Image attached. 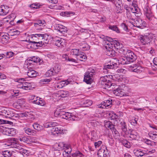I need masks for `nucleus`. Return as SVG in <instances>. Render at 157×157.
Listing matches in <instances>:
<instances>
[{
  "mask_svg": "<svg viewBox=\"0 0 157 157\" xmlns=\"http://www.w3.org/2000/svg\"><path fill=\"white\" fill-rule=\"evenodd\" d=\"M8 146H10L11 147L16 148L20 150L19 152L24 156L28 154V150L23 148L18 143L16 139L12 138L9 140Z\"/></svg>",
  "mask_w": 157,
  "mask_h": 157,
  "instance_id": "nucleus-1",
  "label": "nucleus"
},
{
  "mask_svg": "<svg viewBox=\"0 0 157 157\" xmlns=\"http://www.w3.org/2000/svg\"><path fill=\"white\" fill-rule=\"evenodd\" d=\"M124 55L126 56L128 60L130 63L133 62L136 59L137 56L130 50H121Z\"/></svg>",
  "mask_w": 157,
  "mask_h": 157,
  "instance_id": "nucleus-2",
  "label": "nucleus"
},
{
  "mask_svg": "<svg viewBox=\"0 0 157 157\" xmlns=\"http://www.w3.org/2000/svg\"><path fill=\"white\" fill-rule=\"evenodd\" d=\"M54 115L56 117H59L66 120L69 119L71 117L70 113L66 112L62 110L59 111L57 110L54 113Z\"/></svg>",
  "mask_w": 157,
  "mask_h": 157,
  "instance_id": "nucleus-3",
  "label": "nucleus"
},
{
  "mask_svg": "<svg viewBox=\"0 0 157 157\" xmlns=\"http://www.w3.org/2000/svg\"><path fill=\"white\" fill-rule=\"evenodd\" d=\"M133 20L134 21L131 22V23L134 26L141 28L145 26V23L141 19L137 17Z\"/></svg>",
  "mask_w": 157,
  "mask_h": 157,
  "instance_id": "nucleus-4",
  "label": "nucleus"
},
{
  "mask_svg": "<svg viewBox=\"0 0 157 157\" xmlns=\"http://www.w3.org/2000/svg\"><path fill=\"white\" fill-rule=\"evenodd\" d=\"M139 39L143 45H149L151 41L150 37L149 36H141L139 37Z\"/></svg>",
  "mask_w": 157,
  "mask_h": 157,
  "instance_id": "nucleus-5",
  "label": "nucleus"
},
{
  "mask_svg": "<svg viewBox=\"0 0 157 157\" xmlns=\"http://www.w3.org/2000/svg\"><path fill=\"white\" fill-rule=\"evenodd\" d=\"M104 68L106 69H112L117 68L118 66L116 63L113 61V60H110L105 64L104 66Z\"/></svg>",
  "mask_w": 157,
  "mask_h": 157,
  "instance_id": "nucleus-6",
  "label": "nucleus"
},
{
  "mask_svg": "<svg viewBox=\"0 0 157 157\" xmlns=\"http://www.w3.org/2000/svg\"><path fill=\"white\" fill-rule=\"evenodd\" d=\"M93 77L86 72L84 75L83 81L87 84H90L92 82Z\"/></svg>",
  "mask_w": 157,
  "mask_h": 157,
  "instance_id": "nucleus-7",
  "label": "nucleus"
},
{
  "mask_svg": "<svg viewBox=\"0 0 157 157\" xmlns=\"http://www.w3.org/2000/svg\"><path fill=\"white\" fill-rule=\"evenodd\" d=\"M51 131L53 134L63 133V130L60 128L54 127L51 128Z\"/></svg>",
  "mask_w": 157,
  "mask_h": 157,
  "instance_id": "nucleus-8",
  "label": "nucleus"
},
{
  "mask_svg": "<svg viewBox=\"0 0 157 157\" xmlns=\"http://www.w3.org/2000/svg\"><path fill=\"white\" fill-rule=\"evenodd\" d=\"M101 85L102 86V87L105 89H108L112 86H114L115 85L114 83L113 84L109 80H108L107 81L101 83Z\"/></svg>",
  "mask_w": 157,
  "mask_h": 157,
  "instance_id": "nucleus-9",
  "label": "nucleus"
},
{
  "mask_svg": "<svg viewBox=\"0 0 157 157\" xmlns=\"http://www.w3.org/2000/svg\"><path fill=\"white\" fill-rule=\"evenodd\" d=\"M5 132V134L9 136H13L16 134V130L13 128L7 129Z\"/></svg>",
  "mask_w": 157,
  "mask_h": 157,
  "instance_id": "nucleus-10",
  "label": "nucleus"
},
{
  "mask_svg": "<svg viewBox=\"0 0 157 157\" xmlns=\"http://www.w3.org/2000/svg\"><path fill=\"white\" fill-rule=\"evenodd\" d=\"M115 125L113 124L112 123L109 121H104V127L107 129L109 128L111 130L113 129L115 127Z\"/></svg>",
  "mask_w": 157,
  "mask_h": 157,
  "instance_id": "nucleus-11",
  "label": "nucleus"
},
{
  "mask_svg": "<svg viewBox=\"0 0 157 157\" xmlns=\"http://www.w3.org/2000/svg\"><path fill=\"white\" fill-rule=\"evenodd\" d=\"M28 76L31 78L34 77L38 75L37 72L33 70H29L27 72Z\"/></svg>",
  "mask_w": 157,
  "mask_h": 157,
  "instance_id": "nucleus-12",
  "label": "nucleus"
},
{
  "mask_svg": "<svg viewBox=\"0 0 157 157\" xmlns=\"http://www.w3.org/2000/svg\"><path fill=\"white\" fill-rule=\"evenodd\" d=\"M114 94L117 96H121L124 95V93L122 89H121L120 87H118L114 90Z\"/></svg>",
  "mask_w": 157,
  "mask_h": 157,
  "instance_id": "nucleus-13",
  "label": "nucleus"
},
{
  "mask_svg": "<svg viewBox=\"0 0 157 157\" xmlns=\"http://www.w3.org/2000/svg\"><path fill=\"white\" fill-rule=\"evenodd\" d=\"M9 10L6 9L4 6L0 7V15H5L8 13Z\"/></svg>",
  "mask_w": 157,
  "mask_h": 157,
  "instance_id": "nucleus-14",
  "label": "nucleus"
},
{
  "mask_svg": "<svg viewBox=\"0 0 157 157\" xmlns=\"http://www.w3.org/2000/svg\"><path fill=\"white\" fill-rule=\"evenodd\" d=\"M120 127L122 131L126 134L127 132V126L124 121H122L120 123Z\"/></svg>",
  "mask_w": 157,
  "mask_h": 157,
  "instance_id": "nucleus-15",
  "label": "nucleus"
},
{
  "mask_svg": "<svg viewBox=\"0 0 157 157\" xmlns=\"http://www.w3.org/2000/svg\"><path fill=\"white\" fill-rule=\"evenodd\" d=\"M118 62L119 63L122 65L127 64L130 63L128 60H127V58L125 56L124 57H121L118 60Z\"/></svg>",
  "mask_w": 157,
  "mask_h": 157,
  "instance_id": "nucleus-16",
  "label": "nucleus"
},
{
  "mask_svg": "<svg viewBox=\"0 0 157 157\" xmlns=\"http://www.w3.org/2000/svg\"><path fill=\"white\" fill-rule=\"evenodd\" d=\"M148 135L152 139L157 141V132H150L149 133Z\"/></svg>",
  "mask_w": 157,
  "mask_h": 157,
  "instance_id": "nucleus-17",
  "label": "nucleus"
},
{
  "mask_svg": "<svg viewBox=\"0 0 157 157\" xmlns=\"http://www.w3.org/2000/svg\"><path fill=\"white\" fill-rule=\"evenodd\" d=\"M58 94L59 96L65 98L69 96V92L67 91L61 90L58 91Z\"/></svg>",
  "mask_w": 157,
  "mask_h": 157,
  "instance_id": "nucleus-18",
  "label": "nucleus"
},
{
  "mask_svg": "<svg viewBox=\"0 0 157 157\" xmlns=\"http://www.w3.org/2000/svg\"><path fill=\"white\" fill-rule=\"evenodd\" d=\"M57 29L58 31L63 34H64L67 31L66 27L61 25H59Z\"/></svg>",
  "mask_w": 157,
  "mask_h": 157,
  "instance_id": "nucleus-19",
  "label": "nucleus"
},
{
  "mask_svg": "<svg viewBox=\"0 0 157 157\" xmlns=\"http://www.w3.org/2000/svg\"><path fill=\"white\" fill-rule=\"evenodd\" d=\"M20 32L19 31L15 29H10L9 31V33L11 36H18L20 34Z\"/></svg>",
  "mask_w": 157,
  "mask_h": 157,
  "instance_id": "nucleus-20",
  "label": "nucleus"
},
{
  "mask_svg": "<svg viewBox=\"0 0 157 157\" xmlns=\"http://www.w3.org/2000/svg\"><path fill=\"white\" fill-rule=\"evenodd\" d=\"M116 6L117 8L119 9L117 10H119V12H120V10H121V6L122 5V2L121 0H117L116 2L115 3V1H114V3Z\"/></svg>",
  "mask_w": 157,
  "mask_h": 157,
  "instance_id": "nucleus-21",
  "label": "nucleus"
},
{
  "mask_svg": "<svg viewBox=\"0 0 157 157\" xmlns=\"http://www.w3.org/2000/svg\"><path fill=\"white\" fill-rule=\"evenodd\" d=\"M18 140L21 142L29 144L30 142L29 138L25 136H22L19 137Z\"/></svg>",
  "mask_w": 157,
  "mask_h": 157,
  "instance_id": "nucleus-22",
  "label": "nucleus"
},
{
  "mask_svg": "<svg viewBox=\"0 0 157 157\" xmlns=\"http://www.w3.org/2000/svg\"><path fill=\"white\" fill-rule=\"evenodd\" d=\"M64 40L61 38H59L58 40H57L55 43V44L59 47L62 48V46H63L64 43L63 42V41Z\"/></svg>",
  "mask_w": 157,
  "mask_h": 157,
  "instance_id": "nucleus-23",
  "label": "nucleus"
},
{
  "mask_svg": "<svg viewBox=\"0 0 157 157\" xmlns=\"http://www.w3.org/2000/svg\"><path fill=\"white\" fill-rule=\"evenodd\" d=\"M114 43V47L116 49H121L122 48L123 45L121 44L118 41L115 40L113 42Z\"/></svg>",
  "mask_w": 157,
  "mask_h": 157,
  "instance_id": "nucleus-24",
  "label": "nucleus"
},
{
  "mask_svg": "<svg viewBox=\"0 0 157 157\" xmlns=\"http://www.w3.org/2000/svg\"><path fill=\"white\" fill-rule=\"evenodd\" d=\"M23 89L25 90H30L32 88V86L30 83L29 82H23Z\"/></svg>",
  "mask_w": 157,
  "mask_h": 157,
  "instance_id": "nucleus-25",
  "label": "nucleus"
},
{
  "mask_svg": "<svg viewBox=\"0 0 157 157\" xmlns=\"http://www.w3.org/2000/svg\"><path fill=\"white\" fill-rule=\"evenodd\" d=\"M105 52L107 56L112 57L115 56V52L114 50H106Z\"/></svg>",
  "mask_w": 157,
  "mask_h": 157,
  "instance_id": "nucleus-26",
  "label": "nucleus"
},
{
  "mask_svg": "<svg viewBox=\"0 0 157 157\" xmlns=\"http://www.w3.org/2000/svg\"><path fill=\"white\" fill-rule=\"evenodd\" d=\"M87 73L90 75V76L93 77L94 75L95 74V70L91 68H89L86 72Z\"/></svg>",
  "mask_w": 157,
  "mask_h": 157,
  "instance_id": "nucleus-27",
  "label": "nucleus"
},
{
  "mask_svg": "<svg viewBox=\"0 0 157 157\" xmlns=\"http://www.w3.org/2000/svg\"><path fill=\"white\" fill-rule=\"evenodd\" d=\"M29 42L32 43L33 44H36V47H43V46H45V44L44 43H42V41L40 42H35L34 41H31L30 40V39L29 40Z\"/></svg>",
  "mask_w": 157,
  "mask_h": 157,
  "instance_id": "nucleus-28",
  "label": "nucleus"
},
{
  "mask_svg": "<svg viewBox=\"0 0 157 157\" xmlns=\"http://www.w3.org/2000/svg\"><path fill=\"white\" fill-rule=\"evenodd\" d=\"M145 14L147 17L149 19L152 16L151 10L149 8H147L145 12Z\"/></svg>",
  "mask_w": 157,
  "mask_h": 157,
  "instance_id": "nucleus-29",
  "label": "nucleus"
},
{
  "mask_svg": "<svg viewBox=\"0 0 157 157\" xmlns=\"http://www.w3.org/2000/svg\"><path fill=\"white\" fill-rule=\"evenodd\" d=\"M121 143L122 144L127 148H130L131 146V144L126 140H123L122 141Z\"/></svg>",
  "mask_w": 157,
  "mask_h": 157,
  "instance_id": "nucleus-30",
  "label": "nucleus"
},
{
  "mask_svg": "<svg viewBox=\"0 0 157 157\" xmlns=\"http://www.w3.org/2000/svg\"><path fill=\"white\" fill-rule=\"evenodd\" d=\"M1 42L3 43H6L8 42L9 39V37L7 35H4L2 34L1 36Z\"/></svg>",
  "mask_w": 157,
  "mask_h": 157,
  "instance_id": "nucleus-31",
  "label": "nucleus"
},
{
  "mask_svg": "<svg viewBox=\"0 0 157 157\" xmlns=\"http://www.w3.org/2000/svg\"><path fill=\"white\" fill-rule=\"evenodd\" d=\"M76 57L78 60L81 61H83L84 60L86 59L87 58L86 55L81 53H80Z\"/></svg>",
  "mask_w": 157,
  "mask_h": 157,
  "instance_id": "nucleus-32",
  "label": "nucleus"
},
{
  "mask_svg": "<svg viewBox=\"0 0 157 157\" xmlns=\"http://www.w3.org/2000/svg\"><path fill=\"white\" fill-rule=\"evenodd\" d=\"M55 75L52 68L48 70L45 74V75L47 77H50Z\"/></svg>",
  "mask_w": 157,
  "mask_h": 157,
  "instance_id": "nucleus-33",
  "label": "nucleus"
},
{
  "mask_svg": "<svg viewBox=\"0 0 157 157\" xmlns=\"http://www.w3.org/2000/svg\"><path fill=\"white\" fill-rule=\"evenodd\" d=\"M72 157H83L84 155L79 151H77L72 154Z\"/></svg>",
  "mask_w": 157,
  "mask_h": 157,
  "instance_id": "nucleus-34",
  "label": "nucleus"
},
{
  "mask_svg": "<svg viewBox=\"0 0 157 157\" xmlns=\"http://www.w3.org/2000/svg\"><path fill=\"white\" fill-rule=\"evenodd\" d=\"M55 75L58 74L59 71L60 69V67L58 64L56 65L53 67L52 68Z\"/></svg>",
  "mask_w": 157,
  "mask_h": 157,
  "instance_id": "nucleus-35",
  "label": "nucleus"
},
{
  "mask_svg": "<svg viewBox=\"0 0 157 157\" xmlns=\"http://www.w3.org/2000/svg\"><path fill=\"white\" fill-rule=\"evenodd\" d=\"M52 80L51 78H45L42 79L40 80V84H47L49 83Z\"/></svg>",
  "mask_w": 157,
  "mask_h": 157,
  "instance_id": "nucleus-36",
  "label": "nucleus"
},
{
  "mask_svg": "<svg viewBox=\"0 0 157 157\" xmlns=\"http://www.w3.org/2000/svg\"><path fill=\"white\" fill-rule=\"evenodd\" d=\"M24 131L25 133L29 135H31L34 133L35 131L34 130L31 129L29 128H24Z\"/></svg>",
  "mask_w": 157,
  "mask_h": 157,
  "instance_id": "nucleus-37",
  "label": "nucleus"
},
{
  "mask_svg": "<svg viewBox=\"0 0 157 157\" xmlns=\"http://www.w3.org/2000/svg\"><path fill=\"white\" fill-rule=\"evenodd\" d=\"M138 134L135 131L132 130L130 133V137L132 139H137Z\"/></svg>",
  "mask_w": 157,
  "mask_h": 157,
  "instance_id": "nucleus-38",
  "label": "nucleus"
},
{
  "mask_svg": "<svg viewBox=\"0 0 157 157\" xmlns=\"http://www.w3.org/2000/svg\"><path fill=\"white\" fill-rule=\"evenodd\" d=\"M2 154L3 157H10L12 155L11 152L8 150H6L2 151Z\"/></svg>",
  "mask_w": 157,
  "mask_h": 157,
  "instance_id": "nucleus-39",
  "label": "nucleus"
},
{
  "mask_svg": "<svg viewBox=\"0 0 157 157\" xmlns=\"http://www.w3.org/2000/svg\"><path fill=\"white\" fill-rule=\"evenodd\" d=\"M29 58V59H31V61H32V62L38 63L40 62V59L36 57L33 56Z\"/></svg>",
  "mask_w": 157,
  "mask_h": 157,
  "instance_id": "nucleus-40",
  "label": "nucleus"
},
{
  "mask_svg": "<svg viewBox=\"0 0 157 157\" xmlns=\"http://www.w3.org/2000/svg\"><path fill=\"white\" fill-rule=\"evenodd\" d=\"M109 78L107 75H105L104 76H101L100 78V80L101 82V83L105 82L109 80Z\"/></svg>",
  "mask_w": 157,
  "mask_h": 157,
  "instance_id": "nucleus-41",
  "label": "nucleus"
},
{
  "mask_svg": "<svg viewBox=\"0 0 157 157\" xmlns=\"http://www.w3.org/2000/svg\"><path fill=\"white\" fill-rule=\"evenodd\" d=\"M109 28L113 31H115L117 33H119L120 32L119 29L116 25H110L109 27Z\"/></svg>",
  "mask_w": 157,
  "mask_h": 157,
  "instance_id": "nucleus-42",
  "label": "nucleus"
},
{
  "mask_svg": "<svg viewBox=\"0 0 157 157\" xmlns=\"http://www.w3.org/2000/svg\"><path fill=\"white\" fill-rule=\"evenodd\" d=\"M113 42L108 43L107 45L105 46V48L106 49H108L109 48L113 49V48L114 47L113 44H114Z\"/></svg>",
  "mask_w": 157,
  "mask_h": 157,
  "instance_id": "nucleus-43",
  "label": "nucleus"
},
{
  "mask_svg": "<svg viewBox=\"0 0 157 157\" xmlns=\"http://www.w3.org/2000/svg\"><path fill=\"white\" fill-rule=\"evenodd\" d=\"M36 35L38 37H42V39H45V36L44 35V34H35L33 35V36L31 37V39H33L34 38H36V36H35Z\"/></svg>",
  "mask_w": 157,
  "mask_h": 157,
  "instance_id": "nucleus-44",
  "label": "nucleus"
},
{
  "mask_svg": "<svg viewBox=\"0 0 157 157\" xmlns=\"http://www.w3.org/2000/svg\"><path fill=\"white\" fill-rule=\"evenodd\" d=\"M92 101L91 100H84L83 102V104L85 105L86 106H89L92 105Z\"/></svg>",
  "mask_w": 157,
  "mask_h": 157,
  "instance_id": "nucleus-45",
  "label": "nucleus"
},
{
  "mask_svg": "<svg viewBox=\"0 0 157 157\" xmlns=\"http://www.w3.org/2000/svg\"><path fill=\"white\" fill-rule=\"evenodd\" d=\"M111 131H112L114 136L116 137V136H120V133L117 131V130L115 128V127L113 128V129H112Z\"/></svg>",
  "mask_w": 157,
  "mask_h": 157,
  "instance_id": "nucleus-46",
  "label": "nucleus"
},
{
  "mask_svg": "<svg viewBox=\"0 0 157 157\" xmlns=\"http://www.w3.org/2000/svg\"><path fill=\"white\" fill-rule=\"evenodd\" d=\"M112 100L110 101L109 100H107L105 101V103H106V109L109 108L111 107L112 105Z\"/></svg>",
  "mask_w": 157,
  "mask_h": 157,
  "instance_id": "nucleus-47",
  "label": "nucleus"
},
{
  "mask_svg": "<svg viewBox=\"0 0 157 157\" xmlns=\"http://www.w3.org/2000/svg\"><path fill=\"white\" fill-rule=\"evenodd\" d=\"M66 84L67 85L68 83L65 82V81H62L58 83V85L57 86V87L58 88H61L64 86L65 84Z\"/></svg>",
  "mask_w": 157,
  "mask_h": 157,
  "instance_id": "nucleus-48",
  "label": "nucleus"
},
{
  "mask_svg": "<svg viewBox=\"0 0 157 157\" xmlns=\"http://www.w3.org/2000/svg\"><path fill=\"white\" fill-rule=\"evenodd\" d=\"M40 126L39 124H34L33 125V127L34 128L38 131H40L41 129Z\"/></svg>",
  "mask_w": 157,
  "mask_h": 157,
  "instance_id": "nucleus-49",
  "label": "nucleus"
},
{
  "mask_svg": "<svg viewBox=\"0 0 157 157\" xmlns=\"http://www.w3.org/2000/svg\"><path fill=\"white\" fill-rule=\"evenodd\" d=\"M126 16L129 19H131L133 20L134 19H132L131 14L129 10L128 9H126Z\"/></svg>",
  "mask_w": 157,
  "mask_h": 157,
  "instance_id": "nucleus-50",
  "label": "nucleus"
},
{
  "mask_svg": "<svg viewBox=\"0 0 157 157\" xmlns=\"http://www.w3.org/2000/svg\"><path fill=\"white\" fill-rule=\"evenodd\" d=\"M38 99L37 105H40L41 106H44L45 104V102L44 100H43L42 99L40 98H39Z\"/></svg>",
  "mask_w": 157,
  "mask_h": 157,
  "instance_id": "nucleus-51",
  "label": "nucleus"
},
{
  "mask_svg": "<svg viewBox=\"0 0 157 157\" xmlns=\"http://www.w3.org/2000/svg\"><path fill=\"white\" fill-rule=\"evenodd\" d=\"M71 13L70 12H64L61 13L60 14L61 15L68 17L69 16L70 14Z\"/></svg>",
  "mask_w": 157,
  "mask_h": 157,
  "instance_id": "nucleus-52",
  "label": "nucleus"
},
{
  "mask_svg": "<svg viewBox=\"0 0 157 157\" xmlns=\"http://www.w3.org/2000/svg\"><path fill=\"white\" fill-rule=\"evenodd\" d=\"M73 51L71 52L72 55H75L76 56L79 54L80 53L79 52V50H72Z\"/></svg>",
  "mask_w": 157,
  "mask_h": 157,
  "instance_id": "nucleus-53",
  "label": "nucleus"
},
{
  "mask_svg": "<svg viewBox=\"0 0 157 157\" xmlns=\"http://www.w3.org/2000/svg\"><path fill=\"white\" fill-rule=\"evenodd\" d=\"M109 116L111 120L116 119L117 118L116 117L117 116L116 114L114 113H109Z\"/></svg>",
  "mask_w": 157,
  "mask_h": 157,
  "instance_id": "nucleus-54",
  "label": "nucleus"
},
{
  "mask_svg": "<svg viewBox=\"0 0 157 157\" xmlns=\"http://www.w3.org/2000/svg\"><path fill=\"white\" fill-rule=\"evenodd\" d=\"M138 119L136 118H135L134 119H132L131 121V124L132 125L135 126L137 123Z\"/></svg>",
  "mask_w": 157,
  "mask_h": 157,
  "instance_id": "nucleus-55",
  "label": "nucleus"
},
{
  "mask_svg": "<svg viewBox=\"0 0 157 157\" xmlns=\"http://www.w3.org/2000/svg\"><path fill=\"white\" fill-rule=\"evenodd\" d=\"M13 53L12 52H7L6 53V57L7 58H10L13 56Z\"/></svg>",
  "mask_w": 157,
  "mask_h": 157,
  "instance_id": "nucleus-56",
  "label": "nucleus"
},
{
  "mask_svg": "<svg viewBox=\"0 0 157 157\" xmlns=\"http://www.w3.org/2000/svg\"><path fill=\"white\" fill-rule=\"evenodd\" d=\"M102 141H99L94 143V146L96 148L99 147L102 144Z\"/></svg>",
  "mask_w": 157,
  "mask_h": 157,
  "instance_id": "nucleus-57",
  "label": "nucleus"
},
{
  "mask_svg": "<svg viewBox=\"0 0 157 157\" xmlns=\"http://www.w3.org/2000/svg\"><path fill=\"white\" fill-rule=\"evenodd\" d=\"M121 27L125 31H127L128 30V27L124 23H122L121 24Z\"/></svg>",
  "mask_w": 157,
  "mask_h": 157,
  "instance_id": "nucleus-58",
  "label": "nucleus"
},
{
  "mask_svg": "<svg viewBox=\"0 0 157 157\" xmlns=\"http://www.w3.org/2000/svg\"><path fill=\"white\" fill-rule=\"evenodd\" d=\"M105 101H103L101 103V106H100L99 105L98 106V107L99 108H106V103H105Z\"/></svg>",
  "mask_w": 157,
  "mask_h": 157,
  "instance_id": "nucleus-59",
  "label": "nucleus"
},
{
  "mask_svg": "<svg viewBox=\"0 0 157 157\" xmlns=\"http://www.w3.org/2000/svg\"><path fill=\"white\" fill-rule=\"evenodd\" d=\"M8 113V111L5 110H2L0 111V115L5 116L7 113Z\"/></svg>",
  "mask_w": 157,
  "mask_h": 157,
  "instance_id": "nucleus-60",
  "label": "nucleus"
},
{
  "mask_svg": "<svg viewBox=\"0 0 157 157\" xmlns=\"http://www.w3.org/2000/svg\"><path fill=\"white\" fill-rule=\"evenodd\" d=\"M138 68H141L140 67L137 66L136 65H133L132 66H131L130 67V68L129 69V70L131 71V69H138Z\"/></svg>",
  "mask_w": 157,
  "mask_h": 157,
  "instance_id": "nucleus-61",
  "label": "nucleus"
},
{
  "mask_svg": "<svg viewBox=\"0 0 157 157\" xmlns=\"http://www.w3.org/2000/svg\"><path fill=\"white\" fill-rule=\"evenodd\" d=\"M25 62L27 63L28 65H31V64H32V61H31V59H29V58H28V59L26 60Z\"/></svg>",
  "mask_w": 157,
  "mask_h": 157,
  "instance_id": "nucleus-62",
  "label": "nucleus"
},
{
  "mask_svg": "<svg viewBox=\"0 0 157 157\" xmlns=\"http://www.w3.org/2000/svg\"><path fill=\"white\" fill-rule=\"evenodd\" d=\"M71 117L69 118V120H72L73 121L76 120V117L74 115L72 114L71 113Z\"/></svg>",
  "mask_w": 157,
  "mask_h": 157,
  "instance_id": "nucleus-63",
  "label": "nucleus"
},
{
  "mask_svg": "<svg viewBox=\"0 0 157 157\" xmlns=\"http://www.w3.org/2000/svg\"><path fill=\"white\" fill-rule=\"evenodd\" d=\"M136 152L138 153L139 154V156H142L144 154V153L140 150H137Z\"/></svg>",
  "mask_w": 157,
  "mask_h": 157,
  "instance_id": "nucleus-64",
  "label": "nucleus"
}]
</instances>
